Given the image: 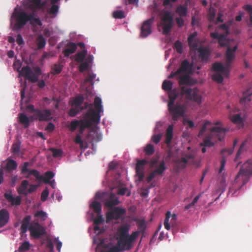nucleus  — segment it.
I'll use <instances>...</instances> for the list:
<instances>
[{
  "label": "nucleus",
  "mask_w": 252,
  "mask_h": 252,
  "mask_svg": "<svg viewBox=\"0 0 252 252\" xmlns=\"http://www.w3.org/2000/svg\"><path fill=\"white\" fill-rule=\"evenodd\" d=\"M138 230L140 232L144 233L146 228L145 222L144 220L140 221L137 224Z\"/></svg>",
  "instance_id": "4d7b16f0"
},
{
  "label": "nucleus",
  "mask_w": 252,
  "mask_h": 252,
  "mask_svg": "<svg viewBox=\"0 0 252 252\" xmlns=\"http://www.w3.org/2000/svg\"><path fill=\"white\" fill-rule=\"evenodd\" d=\"M187 8L183 5H179L176 8V12L178 13L180 17L186 16L187 14Z\"/></svg>",
  "instance_id": "c9c22d12"
},
{
  "label": "nucleus",
  "mask_w": 252,
  "mask_h": 252,
  "mask_svg": "<svg viewBox=\"0 0 252 252\" xmlns=\"http://www.w3.org/2000/svg\"><path fill=\"white\" fill-rule=\"evenodd\" d=\"M174 47L177 52L180 54H181L183 52L182 44L181 42L177 41L174 44Z\"/></svg>",
  "instance_id": "e2e57ef3"
},
{
  "label": "nucleus",
  "mask_w": 252,
  "mask_h": 252,
  "mask_svg": "<svg viewBox=\"0 0 252 252\" xmlns=\"http://www.w3.org/2000/svg\"><path fill=\"white\" fill-rule=\"evenodd\" d=\"M252 94V89L250 88L245 91L243 94V97L240 100L241 104H245L251 100V95Z\"/></svg>",
  "instance_id": "a878e982"
},
{
  "label": "nucleus",
  "mask_w": 252,
  "mask_h": 252,
  "mask_svg": "<svg viewBox=\"0 0 252 252\" xmlns=\"http://www.w3.org/2000/svg\"><path fill=\"white\" fill-rule=\"evenodd\" d=\"M147 163L145 159L138 160L136 165V173L139 182L143 181L144 177V166Z\"/></svg>",
  "instance_id": "6ab92c4d"
},
{
  "label": "nucleus",
  "mask_w": 252,
  "mask_h": 252,
  "mask_svg": "<svg viewBox=\"0 0 252 252\" xmlns=\"http://www.w3.org/2000/svg\"><path fill=\"white\" fill-rule=\"evenodd\" d=\"M96 75L94 73H89L88 77L85 79L84 83L90 82L93 84V80L95 78Z\"/></svg>",
  "instance_id": "774afa93"
},
{
  "label": "nucleus",
  "mask_w": 252,
  "mask_h": 252,
  "mask_svg": "<svg viewBox=\"0 0 252 252\" xmlns=\"http://www.w3.org/2000/svg\"><path fill=\"white\" fill-rule=\"evenodd\" d=\"M177 97V94L175 91H170L169 93V102H171L172 100H173V103H175V100Z\"/></svg>",
  "instance_id": "69168bd1"
},
{
  "label": "nucleus",
  "mask_w": 252,
  "mask_h": 252,
  "mask_svg": "<svg viewBox=\"0 0 252 252\" xmlns=\"http://www.w3.org/2000/svg\"><path fill=\"white\" fill-rule=\"evenodd\" d=\"M252 175V159H249L243 164L237 174L232 186L229 188V193L237 196V191L249 182Z\"/></svg>",
  "instance_id": "7ed1b4c3"
},
{
  "label": "nucleus",
  "mask_w": 252,
  "mask_h": 252,
  "mask_svg": "<svg viewBox=\"0 0 252 252\" xmlns=\"http://www.w3.org/2000/svg\"><path fill=\"white\" fill-rule=\"evenodd\" d=\"M63 65L61 64H55L52 67V73L54 74H59L62 70Z\"/></svg>",
  "instance_id": "49530a36"
},
{
  "label": "nucleus",
  "mask_w": 252,
  "mask_h": 252,
  "mask_svg": "<svg viewBox=\"0 0 252 252\" xmlns=\"http://www.w3.org/2000/svg\"><path fill=\"white\" fill-rule=\"evenodd\" d=\"M36 72L37 74H34L29 66H26L22 67L19 73L29 81L34 83L38 80V75L40 74V70L39 68H37Z\"/></svg>",
  "instance_id": "ddd939ff"
},
{
  "label": "nucleus",
  "mask_w": 252,
  "mask_h": 252,
  "mask_svg": "<svg viewBox=\"0 0 252 252\" xmlns=\"http://www.w3.org/2000/svg\"><path fill=\"white\" fill-rule=\"evenodd\" d=\"M191 65L187 60H184L181 63V67L176 71V73H180L187 72L189 69H191Z\"/></svg>",
  "instance_id": "cd10ccee"
},
{
  "label": "nucleus",
  "mask_w": 252,
  "mask_h": 252,
  "mask_svg": "<svg viewBox=\"0 0 252 252\" xmlns=\"http://www.w3.org/2000/svg\"><path fill=\"white\" fill-rule=\"evenodd\" d=\"M29 163L28 162H24L23 167L21 168V173L23 175H26L27 178H30L31 175L33 176L36 179V181L41 182L43 181L45 184H49L51 182L50 180L54 176V174L52 171H47L45 173V176H43L40 175L39 171L35 169H29L28 166Z\"/></svg>",
  "instance_id": "0eeeda50"
},
{
  "label": "nucleus",
  "mask_w": 252,
  "mask_h": 252,
  "mask_svg": "<svg viewBox=\"0 0 252 252\" xmlns=\"http://www.w3.org/2000/svg\"><path fill=\"white\" fill-rule=\"evenodd\" d=\"M156 169L153 171L157 176L162 175L166 168L163 160L161 161L158 166H155Z\"/></svg>",
  "instance_id": "c85d7f7f"
},
{
  "label": "nucleus",
  "mask_w": 252,
  "mask_h": 252,
  "mask_svg": "<svg viewBox=\"0 0 252 252\" xmlns=\"http://www.w3.org/2000/svg\"><path fill=\"white\" fill-rule=\"evenodd\" d=\"M144 152L147 156H151L155 152L154 146L151 144H148L144 149Z\"/></svg>",
  "instance_id": "58836bf2"
},
{
  "label": "nucleus",
  "mask_w": 252,
  "mask_h": 252,
  "mask_svg": "<svg viewBox=\"0 0 252 252\" xmlns=\"http://www.w3.org/2000/svg\"><path fill=\"white\" fill-rule=\"evenodd\" d=\"M173 83L170 81L165 80L162 83V88L165 91H170L172 89Z\"/></svg>",
  "instance_id": "a19ab883"
},
{
  "label": "nucleus",
  "mask_w": 252,
  "mask_h": 252,
  "mask_svg": "<svg viewBox=\"0 0 252 252\" xmlns=\"http://www.w3.org/2000/svg\"><path fill=\"white\" fill-rule=\"evenodd\" d=\"M66 48L63 51L65 57H68L70 55L75 52L77 49V46L75 43L70 42L66 44Z\"/></svg>",
  "instance_id": "393cba45"
},
{
  "label": "nucleus",
  "mask_w": 252,
  "mask_h": 252,
  "mask_svg": "<svg viewBox=\"0 0 252 252\" xmlns=\"http://www.w3.org/2000/svg\"><path fill=\"white\" fill-rule=\"evenodd\" d=\"M30 243L28 241H25L19 247L18 251L19 252L26 251L30 249Z\"/></svg>",
  "instance_id": "de8ad7c7"
},
{
  "label": "nucleus",
  "mask_w": 252,
  "mask_h": 252,
  "mask_svg": "<svg viewBox=\"0 0 252 252\" xmlns=\"http://www.w3.org/2000/svg\"><path fill=\"white\" fill-rule=\"evenodd\" d=\"M93 104L85 102L84 106L82 105V110L89 107V109L86 114V117L94 124H98L100 122V113L103 112L101 99L99 97H95L94 100V109L92 108Z\"/></svg>",
  "instance_id": "20e7f679"
},
{
  "label": "nucleus",
  "mask_w": 252,
  "mask_h": 252,
  "mask_svg": "<svg viewBox=\"0 0 252 252\" xmlns=\"http://www.w3.org/2000/svg\"><path fill=\"white\" fill-rule=\"evenodd\" d=\"M4 196L7 201L13 205H19L21 202V198L19 196L14 197L11 192H5L4 194Z\"/></svg>",
  "instance_id": "5701e85b"
},
{
  "label": "nucleus",
  "mask_w": 252,
  "mask_h": 252,
  "mask_svg": "<svg viewBox=\"0 0 252 252\" xmlns=\"http://www.w3.org/2000/svg\"><path fill=\"white\" fill-rule=\"evenodd\" d=\"M173 24V18L170 12L165 11L161 18V22L159 25L162 28V33L163 34H168L170 32Z\"/></svg>",
  "instance_id": "9b49d317"
},
{
  "label": "nucleus",
  "mask_w": 252,
  "mask_h": 252,
  "mask_svg": "<svg viewBox=\"0 0 252 252\" xmlns=\"http://www.w3.org/2000/svg\"><path fill=\"white\" fill-rule=\"evenodd\" d=\"M92 122L87 120L82 119L80 120H74L72 121L68 128L71 131H74L77 127H79L78 131L80 134H82L86 128L89 127L92 124Z\"/></svg>",
  "instance_id": "f8f14e48"
},
{
  "label": "nucleus",
  "mask_w": 252,
  "mask_h": 252,
  "mask_svg": "<svg viewBox=\"0 0 252 252\" xmlns=\"http://www.w3.org/2000/svg\"><path fill=\"white\" fill-rule=\"evenodd\" d=\"M162 136V133H158L157 134H154L151 138L152 141L155 143V144H158L159 142L160 141L161 137Z\"/></svg>",
  "instance_id": "13d9d810"
},
{
  "label": "nucleus",
  "mask_w": 252,
  "mask_h": 252,
  "mask_svg": "<svg viewBox=\"0 0 252 252\" xmlns=\"http://www.w3.org/2000/svg\"><path fill=\"white\" fill-rule=\"evenodd\" d=\"M19 122L25 128H28L30 126V118L24 113L19 114Z\"/></svg>",
  "instance_id": "c756f323"
},
{
  "label": "nucleus",
  "mask_w": 252,
  "mask_h": 252,
  "mask_svg": "<svg viewBox=\"0 0 252 252\" xmlns=\"http://www.w3.org/2000/svg\"><path fill=\"white\" fill-rule=\"evenodd\" d=\"M197 34L196 32H194L190 34L188 39V42L189 45L193 48H197V44L196 43H193V41L194 40V38L196 36Z\"/></svg>",
  "instance_id": "79ce46f5"
},
{
  "label": "nucleus",
  "mask_w": 252,
  "mask_h": 252,
  "mask_svg": "<svg viewBox=\"0 0 252 252\" xmlns=\"http://www.w3.org/2000/svg\"><path fill=\"white\" fill-rule=\"evenodd\" d=\"M50 150L52 152L53 156L54 158H58L62 156L63 152L61 149L51 148Z\"/></svg>",
  "instance_id": "603ef678"
},
{
  "label": "nucleus",
  "mask_w": 252,
  "mask_h": 252,
  "mask_svg": "<svg viewBox=\"0 0 252 252\" xmlns=\"http://www.w3.org/2000/svg\"><path fill=\"white\" fill-rule=\"evenodd\" d=\"M245 145V142H243L241 146H240V147L239 148L237 154H236V157L235 158V159H234V160L235 161H237L239 159H240L241 158V153L242 152V151H243V147H244Z\"/></svg>",
  "instance_id": "680f3d73"
},
{
  "label": "nucleus",
  "mask_w": 252,
  "mask_h": 252,
  "mask_svg": "<svg viewBox=\"0 0 252 252\" xmlns=\"http://www.w3.org/2000/svg\"><path fill=\"white\" fill-rule=\"evenodd\" d=\"M119 201L118 197L113 193H111L108 198L104 202V205L109 209H111L113 206L118 205Z\"/></svg>",
  "instance_id": "412c9836"
},
{
  "label": "nucleus",
  "mask_w": 252,
  "mask_h": 252,
  "mask_svg": "<svg viewBox=\"0 0 252 252\" xmlns=\"http://www.w3.org/2000/svg\"><path fill=\"white\" fill-rule=\"evenodd\" d=\"M245 145V142H243L241 146H240V147L239 148L237 154H236V157L235 158V159H234V160L235 161H237L239 159H240L241 158V153L242 152V151H243V147H244Z\"/></svg>",
  "instance_id": "052dcab7"
},
{
  "label": "nucleus",
  "mask_w": 252,
  "mask_h": 252,
  "mask_svg": "<svg viewBox=\"0 0 252 252\" xmlns=\"http://www.w3.org/2000/svg\"><path fill=\"white\" fill-rule=\"evenodd\" d=\"M59 6L57 4H52L51 8L49 9L50 14L56 15L59 11Z\"/></svg>",
  "instance_id": "6e6d98bb"
},
{
  "label": "nucleus",
  "mask_w": 252,
  "mask_h": 252,
  "mask_svg": "<svg viewBox=\"0 0 252 252\" xmlns=\"http://www.w3.org/2000/svg\"><path fill=\"white\" fill-rule=\"evenodd\" d=\"M130 226L127 224L119 226L117 230V244L123 252L129 251L132 248L135 241L140 234L139 231L132 232L129 235Z\"/></svg>",
  "instance_id": "f03ea898"
},
{
  "label": "nucleus",
  "mask_w": 252,
  "mask_h": 252,
  "mask_svg": "<svg viewBox=\"0 0 252 252\" xmlns=\"http://www.w3.org/2000/svg\"><path fill=\"white\" fill-rule=\"evenodd\" d=\"M31 219L30 216H27L24 218L21 226V232L24 233L29 229L32 236L36 239L39 238L45 234V230L38 222L31 223L30 225Z\"/></svg>",
  "instance_id": "423d86ee"
},
{
  "label": "nucleus",
  "mask_w": 252,
  "mask_h": 252,
  "mask_svg": "<svg viewBox=\"0 0 252 252\" xmlns=\"http://www.w3.org/2000/svg\"><path fill=\"white\" fill-rule=\"evenodd\" d=\"M30 15H32V17L30 18L31 19L29 22L32 26H35L36 25H42V23L39 18L34 16V12H32V13H30Z\"/></svg>",
  "instance_id": "f704fd0d"
},
{
  "label": "nucleus",
  "mask_w": 252,
  "mask_h": 252,
  "mask_svg": "<svg viewBox=\"0 0 252 252\" xmlns=\"http://www.w3.org/2000/svg\"><path fill=\"white\" fill-rule=\"evenodd\" d=\"M196 156L195 151L192 150L188 153L183 154V157L177 161L178 166L181 168H184L188 163V162L192 160H193Z\"/></svg>",
  "instance_id": "dca6fc26"
},
{
  "label": "nucleus",
  "mask_w": 252,
  "mask_h": 252,
  "mask_svg": "<svg viewBox=\"0 0 252 252\" xmlns=\"http://www.w3.org/2000/svg\"><path fill=\"white\" fill-rule=\"evenodd\" d=\"M9 219V214L6 209L0 210V228L5 225Z\"/></svg>",
  "instance_id": "b1692460"
},
{
  "label": "nucleus",
  "mask_w": 252,
  "mask_h": 252,
  "mask_svg": "<svg viewBox=\"0 0 252 252\" xmlns=\"http://www.w3.org/2000/svg\"><path fill=\"white\" fill-rule=\"evenodd\" d=\"M87 54V51L86 49L78 52L75 56V60L78 63H81L84 61V60Z\"/></svg>",
  "instance_id": "72a5a7b5"
},
{
  "label": "nucleus",
  "mask_w": 252,
  "mask_h": 252,
  "mask_svg": "<svg viewBox=\"0 0 252 252\" xmlns=\"http://www.w3.org/2000/svg\"><path fill=\"white\" fill-rule=\"evenodd\" d=\"M122 250L120 248L119 245L117 244L115 246H112L111 247L108 251L102 250L101 252H122Z\"/></svg>",
  "instance_id": "8fccbe9b"
},
{
  "label": "nucleus",
  "mask_w": 252,
  "mask_h": 252,
  "mask_svg": "<svg viewBox=\"0 0 252 252\" xmlns=\"http://www.w3.org/2000/svg\"><path fill=\"white\" fill-rule=\"evenodd\" d=\"M84 101V98L83 96L82 95L77 96L73 99L71 103V106H75L82 109V105Z\"/></svg>",
  "instance_id": "2f4dec72"
},
{
  "label": "nucleus",
  "mask_w": 252,
  "mask_h": 252,
  "mask_svg": "<svg viewBox=\"0 0 252 252\" xmlns=\"http://www.w3.org/2000/svg\"><path fill=\"white\" fill-rule=\"evenodd\" d=\"M154 22V18H150L143 22L141 27L140 36L145 38L152 32L151 27Z\"/></svg>",
  "instance_id": "a211bd4d"
},
{
  "label": "nucleus",
  "mask_w": 252,
  "mask_h": 252,
  "mask_svg": "<svg viewBox=\"0 0 252 252\" xmlns=\"http://www.w3.org/2000/svg\"><path fill=\"white\" fill-rule=\"evenodd\" d=\"M36 44L38 49L44 48L46 44V40L42 35H39L36 39Z\"/></svg>",
  "instance_id": "e433bc0d"
},
{
  "label": "nucleus",
  "mask_w": 252,
  "mask_h": 252,
  "mask_svg": "<svg viewBox=\"0 0 252 252\" xmlns=\"http://www.w3.org/2000/svg\"><path fill=\"white\" fill-rule=\"evenodd\" d=\"M212 79L218 83H221L223 81V77L220 73H215L212 75Z\"/></svg>",
  "instance_id": "5fc2aeb1"
},
{
  "label": "nucleus",
  "mask_w": 252,
  "mask_h": 252,
  "mask_svg": "<svg viewBox=\"0 0 252 252\" xmlns=\"http://www.w3.org/2000/svg\"><path fill=\"white\" fill-rule=\"evenodd\" d=\"M32 15L23 10L18 11L15 9L12 15V18L14 19L15 23L14 25V29L19 31L23 28L30 20Z\"/></svg>",
  "instance_id": "6e6552de"
},
{
  "label": "nucleus",
  "mask_w": 252,
  "mask_h": 252,
  "mask_svg": "<svg viewBox=\"0 0 252 252\" xmlns=\"http://www.w3.org/2000/svg\"><path fill=\"white\" fill-rule=\"evenodd\" d=\"M126 213L125 209L120 208L119 207L106 213V220L109 221L112 220H118L120 219Z\"/></svg>",
  "instance_id": "f3484780"
},
{
  "label": "nucleus",
  "mask_w": 252,
  "mask_h": 252,
  "mask_svg": "<svg viewBox=\"0 0 252 252\" xmlns=\"http://www.w3.org/2000/svg\"><path fill=\"white\" fill-rule=\"evenodd\" d=\"M29 186V182L27 180H23L21 185L18 189V191L19 193L21 194H24L25 195H27V189L28 186Z\"/></svg>",
  "instance_id": "473e14b6"
},
{
  "label": "nucleus",
  "mask_w": 252,
  "mask_h": 252,
  "mask_svg": "<svg viewBox=\"0 0 252 252\" xmlns=\"http://www.w3.org/2000/svg\"><path fill=\"white\" fill-rule=\"evenodd\" d=\"M211 123L209 121H206L204 125L202 126L201 129L199 132V135H202L206 131L207 126L211 125Z\"/></svg>",
  "instance_id": "338daca9"
},
{
  "label": "nucleus",
  "mask_w": 252,
  "mask_h": 252,
  "mask_svg": "<svg viewBox=\"0 0 252 252\" xmlns=\"http://www.w3.org/2000/svg\"><path fill=\"white\" fill-rule=\"evenodd\" d=\"M82 111V110L81 108H79L75 106H71V108L69 110L68 114L69 116L73 117Z\"/></svg>",
  "instance_id": "ea45409f"
},
{
  "label": "nucleus",
  "mask_w": 252,
  "mask_h": 252,
  "mask_svg": "<svg viewBox=\"0 0 252 252\" xmlns=\"http://www.w3.org/2000/svg\"><path fill=\"white\" fill-rule=\"evenodd\" d=\"M34 217L40 219V220H45L47 218V214L43 211H38L35 214Z\"/></svg>",
  "instance_id": "a18cd8bd"
},
{
  "label": "nucleus",
  "mask_w": 252,
  "mask_h": 252,
  "mask_svg": "<svg viewBox=\"0 0 252 252\" xmlns=\"http://www.w3.org/2000/svg\"><path fill=\"white\" fill-rule=\"evenodd\" d=\"M17 167V162L10 159H7L6 166L4 168L7 171L10 172L16 169Z\"/></svg>",
  "instance_id": "7c9ffc66"
},
{
  "label": "nucleus",
  "mask_w": 252,
  "mask_h": 252,
  "mask_svg": "<svg viewBox=\"0 0 252 252\" xmlns=\"http://www.w3.org/2000/svg\"><path fill=\"white\" fill-rule=\"evenodd\" d=\"M231 120L234 124H241L243 123V120L241 117L240 114H236L233 115Z\"/></svg>",
  "instance_id": "c03bdc74"
},
{
  "label": "nucleus",
  "mask_w": 252,
  "mask_h": 252,
  "mask_svg": "<svg viewBox=\"0 0 252 252\" xmlns=\"http://www.w3.org/2000/svg\"><path fill=\"white\" fill-rule=\"evenodd\" d=\"M237 143H238L237 139H234L233 141V147L232 148L228 149L222 150L221 151V153L223 154L225 152H227L228 154L229 155L232 154L234 151V149L235 147L236 146V145H237Z\"/></svg>",
  "instance_id": "bf43d9fd"
},
{
  "label": "nucleus",
  "mask_w": 252,
  "mask_h": 252,
  "mask_svg": "<svg viewBox=\"0 0 252 252\" xmlns=\"http://www.w3.org/2000/svg\"><path fill=\"white\" fill-rule=\"evenodd\" d=\"M198 53V57L202 62H207L210 55V50L205 47L196 48Z\"/></svg>",
  "instance_id": "4be33fe9"
},
{
  "label": "nucleus",
  "mask_w": 252,
  "mask_h": 252,
  "mask_svg": "<svg viewBox=\"0 0 252 252\" xmlns=\"http://www.w3.org/2000/svg\"><path fill=\"white\" fill-rule=\"evenodd\" d=\"M80 64L79 66V70L81 72H83L87 70L89 67V63L88 62L85 61L80 63Z\"/></svg>",
  "instance_id": "3c124183"
},
{
  "label": "nucleus",
  "mask_w": 252,
  "mask_h": 252,
  "mask_svg": "<svg viewBox=\"0 0 252 252\" xmlns=\"http://www.w3.org/2000/svg\"><path fill=\"white\" fill-rule=\"evenodd\" d=\"M218 30L220 31L222 33L212 32L210 35L214 39H218V43L220 47H227L225 55V63L223 65L220 63H215L213 64L212 69L214 71L221 72L224 76L228 77L231 68V64L235 58V52L238 49V45L236 44L233 48L230 46L231 42H234V41L227 38V36L229 33V26L228 24L224 23L220 25L219 26Z\"/></svg>",
  "instance_id": "f257e3e1"
},
{
  "label": "nucleus",
  "mask_w": 252,
  "mask_h": 252,
  "mask_svg": "<svg viewBox=\"0 0 252 252\" xmlns=\"http://www.w3.org/2000/svg\"><path fill=\"white\" fill-rule=\"evenodd\" d=\"M23 4L26 9L35 12L44 8L46 2L42 1V0H26L24 1Z\"/></svg>",
  "instance_id": "4468645a"
},
{
  "label": "nucleus",
  "mask_w": 252,
  "mask_h": 252,
  "mask_svg": "<svg viewBox=\"0 0 252 252\" xmlns=\"http://www.w3.org/2000/svg\"><path fill=\"white\" fill-rule=\"evenodd\" d=\"M227 130L225 128L214 126L210 128V132L205 136L203 142L200 144L201 146L211 147L214 146V142L222 141Z\"/></svg>",
  "instance_id": "39448f33"
},
{
  "label": "nucleus",
  "mask_w": 252,
  "mask_h": 252,
  "mask_svg": "<svg viewBox=\"0 0 252 252\" xmlns=\"http://www.w3.org/2000/svg\"><path fill=\"white\" fill-rule=\"evenodd\" d=\"M177 218L176 214H173L171 215L170 211H167L166 213L164 226L166 230H169L170 229V224L172 225V226L175 225Z\"/></svg>",
  "instance_id": "aec40b11"
},
{
  "label": "nucleus",
  "mask_w": 252,
  "mask_h": 252,
  "mask_svg": "<svg viewBox=\"0 0 252 252\" xmlns=\"http://www.w3.org/2000/svg\"><path fill=\"white\" fill-rule=\"evenodd\" d=\"M173 126L169 125L167 127L166 133H165V143L167 145H169L170 144L171 140L173 138Z\"/></svg>",
  "instance_id": "bb28decb"
},
{
  "label": "nucleus",
  "mask_w": 252,
  "mask_h": 252,
  "mask_svg": "<svg viewBox=\"0 0 252 252\" xmlns=\"http://www.w3.org/2000/svg\"><path fill=\"white\" fill-rule=\"evenodd\" d=\"M113 17L115 19H123L125 18L126 15L123 10H116L113 12Z\"/></svg>",
  "instance_id": "37998d69"
},
{
  "label": "nucleus",
  "mask_w": 252,
  "mask_h": 252,
  "mask_svg": "<svg viewBox=\"0 0 252 252\" xmlns=\"http://www.w3.org/2000/svg\"><path fill=\"white\" fill-rule=\"evenodd\" d=\"M51 112L48 109L40 110L37 109L35 113L31 117V118L38 120L40 122L48 121L50 120L51 116Z\"/></svg>",
  "instance_id": "2eb2a0df"
},
{
  "label": "nucleus",
  "mask_w": 252,
  "mask_h": 252,
  "mask_svg": "<svg viewBox=\"0 0 252 252\" xmlns=\"http://www.w3.org/2000/svg\"><path fill=\"white\" fill-rule=\"evenodd\" d=\"M168 108L170 114L171 115L172 119L174 121H177L179 118L184 116L186 106L184 104L179 103H173V100L168 103Z\"/></svg>",
  "instance_id": "9d476101"
},
{
  "label": "nucleus",
  "mask_w": 252,
  "mask_h": 252,
  "mask_svg": "<svg viewBox=\"0 0 252 252\" xmlns=\"http://www.w3.org/2000/svg\"><path fill=\"white\" fill-rule=\"evenodd\" d=\"M181 93L188 100L194 101L198 104L201 102V96L197 88H191L189 86H183L181 88Z\"/></svg>",
  "instance_id": "1a4fd4ad"
},
{
  "label": "nucleus",
  "mask_w": 252,
  "mask_h": 252,
  "mask_svg": "<svg viewBox=\"0 0 252 252\" xmlns=\"http://www.w3.org/2000/svg\"><path fill=\"white\" fill-rule=\"evenodd\" d=\"M91 207L93 208L94 211L99 214L101 211V206L100 203L98 202L94 201H93L90 205Z\"/></svg>",
  "instance_id": "4c0bfd02"
},
{
  "label": "nucleus",
  "mask_w": 252,
  "mask_h": 252,
  "mask_svg": "<svg viewBox=\"0 0 252 252\" xmlns=\"http://www.w3.org/2000/svg\"><path fill=\"white\" fill-rule=\"evenodd\" d=\"M20 150V143H14L11 147V151L13 154H18Z\"/></svg>",
  "instance_id": "864d4df0"
},
{
  "label": "nucleus",
  "mask_w": 252,
  "mask_h": 252,
  "mask_svg": "<svg viewBox=\"0 0 252 252\" xmlns=\"http://www.w3.org/2000/svg\"><path fill=\"white\" fill-rule=\"evenodd\" d=\"M49 195V190L47 188H46L41 193V200L45 201L47 200Z\"/></svg>",
  "instance_id": "0e129e2a"
},
{
  "label": "nucleus",
  "mask_w": 252,
  "mask_h": 252,
  "mask_svg": "<svg viewBox=\"0 0 252 252\" xmlns=\"http://www.w3.org/2000/svg\"><path fill=\"white\" fill-rule=\"evenodd\" d=\"M179 83L180 85H185L189 82V77L188 75H179Z\"/></svg>",
  "instance_id": "09e8293b"
}]
</instances>
